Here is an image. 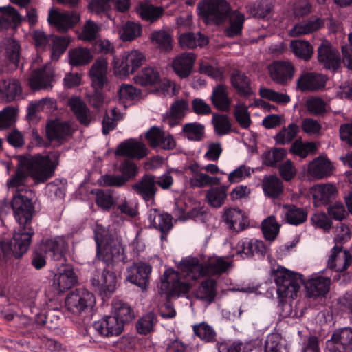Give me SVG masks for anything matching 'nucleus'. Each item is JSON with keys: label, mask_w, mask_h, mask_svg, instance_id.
I'll list each match as a JSON object with an SVG mask.
<instances>
[{"label": "nucleus", "mask_w": 352, "mask_h": 352, "mask_svg": "<svg viewBox=\"0 0 352 352\" xmlns=\"http://www.w3.org/2000/svg\"><path fill=\"white\" fill-rule=\"evenodd\" d=\"M322 274V272L314 273L305 281L300 274L278 265L274 270L278 298H294L302 283L309 296H324L329 291L331 279L323 276Z\"/></svg>", "instance_id": "nucleus-3"}, {"label": "nucleus", "mask_w": 352, "mask_h": 352, "mask_svg": "<svg viewBox=\"0 0 352 352\" xmlns=\"http://www.w3.org/2000/svg\"><path fill=\"white\" fill-rule=\"evenodd\" d=\"M230 266V261H226L224 257H210L204 264L200 263L197 258H185L178 265L181 272L172 268L164 272L160 285V291L168 296L179 297L187 293L192 287L190 280H196L204 276L221 274Z\"/></svg>", "instance_id": "nucleus-1"}, {"label": "nucleus", "mask_w": 352, "mask_h": 352, "mask_svg": "<svg viewBox=\"0 0 352 352\" xmlns=\"http://www.w3.org/2000/svg\"><path fill=\"white\" fill-rule=\"evenodd\" d=\"M93 59L91 51L86 47H76L68 52L69 63L72 66H81L89 63Z\"/></svg>", "instance_id": "nucleus-39"}, {"label": "nucleus", "mask_w": 352, "mask_h": 352, "mask_svg": "<svg viewBox=\"0 0 352 352\" xmlns=\"http://www.w3.org/2000/svg\"><path fill=\"white\" fill-rule=\"evenodd\" d=\"M21 92V87L16 79H8L0 82V98L7 102L14 100Z\"/></svg>", "instance_id": "nucleus-36"}, {"label": "nucleus", "mask_w": 352, "mask_h": 352, "mask_svg": "<svg viewBox=\"0 0 352 352\" xmlns=\"http://www.w3.org/2000/svg\"><path fill=\"white\" fill-rule=\"evenodd\" d=\"M115 154L129 158L142 159L147 155V148L142 142L135 139H129L118 146Z\"/></svg>", "instance_id": "nucleus-17"}, {"label": "nucleus", "mask_w": 352, "mask_h": 352, "mask_svg": "<svg viewBox=\"0 0 352 352\" xmlns=\"http://www.w3.org/2000/svg\"><path fill=\"white\" fill-rule=\"evenodd\" d=\"M187 170L192 175L189 181L192 187L203 188L209 185L219 184L220 183V178L210 177L204 173L201 166L196 163L189 165Z\"/></svg>", "instance_id": "nucleus-24"}, {"label": "nucleus", "mask_w": 352, "mask_h": 352, "mask_svg": "<svg viewBox=\"0 0 352 352\" xmlns=\"http://www.w3.org/2000/svg\"><path fill=\"white\" fill-rule=\"evenodd\" d=\"M231 85L241 96L249 97L253 94L250 78L243 72L236 71L231 76Z\"/></svg>", "instance_id": "nucleus-35"}, {"label": "nucleus", "mask_w": 352, "mask_h": 352, "mask_svg": "<svg viewBox=\"0 0 352 352\" xmlns=\"http://www.w3.org/2000/svg\"><path fill=\"white\" fill-rule=\"evenodd\" d=\"M120 268L105 266L100 274H95L91 278V283L100 295L107 297L111 296L118 287V278L120 276Z\"/></svg>", "instance_id": "nucleus-9"}, {"label": "nucleus", "mask_w": 352, "mask_h": 352, "mask_svg": "<svg viewBox=\"0 0 352 352\" xmlns=\"http://www.w3.org/2000/svg\"><path fill=\"white\" fill-rule=\"evenodd\" d=\"M212 123L214 132L219 135H226L230 131L231 124L228 117L226 115H213Z\"/></svg>", "instance_id": "nucleus-63"}, {"label": "nucleus", "mask_w": 352, "mask_h": 352, "mask_svg": "<svg viewBox=\"0 0 352 352\" xmlns=\"http://www.w3.org/2000/svg\"><path fill=\"white\" fill-rule=\"evenodd\" d=\"M160 77V73L156 69L145 67L134 78V80L140 85H155L159 82Z\"/></svg>", "instance_id": "nucleus-50"}, {"label": "nucleus", "mask_w": 352, "mask_h": 352, "mask_svg": "<svg viewBox=\"0 0 352 352\" xmlns=\"http://www.w3.org/2000/svg\"><path fill=\"white\" fill-rule=\"evenodd\" d=\"M66 248V243L63 237L56 236L43 241L40 245V250L52 259L60 260L63 251Z\"/></svg>", "instance_id": "nucleus-30"}, {"label": "nucleus", "mask_w": 352, "mask_h": 352, "mask_svg": "<svg viewBox=\"0 0 352 352\" xmlns=\"http://www.w3.org/2000/svg\"><path fill=\"white\" fill-rule=\"evenodd\" d=\"M151 273V267L149 265L137 263L127 268L126 279L144 290L148 287Z\"/></svg>", "instance_id": "nucleus-11"}, {"label": "nucleus", "mask_w": 352, "mask_h": 352, "mask_svg": "<svg viewBox=\"0 0 352 352\" xmlns=\"http://www.w3.org/2000/svg\"><path fill=\"white\" fill-rule=\"evenodd\" d=\"M17 110L14 107H6L0 111V130L11 127L16 120Z\"/></svg>", "instance_id": "nucleus-60"}, {"label": "nucleus", "mask_w": 352, "mask_h": 352, "mask_svg": "<svg viewBox=\"0 0 352 352\" xmlns=\"http://www.w3.org/2000/svg\"><path fill=\"white\" fill-rule=\"evenodd\" d=\"M254 169L246 165H241L230 172L228 175V181L230 184L239 183L251 176Z\"/></svg>", "instance_id": "nucleus-62"}, {"label": "nucleus", "mask_w": 352, "mask_h": 352, "mask_svg": "<svg viewBox=\"0 0 352 352\" xmlns=\"http://www.w3.org/2000/svg\"><path fill=\"white\" fill-rule=\"evenodd\" d=\"M262 188L265 195L275 198L283 191L282 182L276 176L266 175L263 177Z\"/></svg>", "instance_id": "nucleus-41"}, {"label": "nucleus", "mask_w": 352, "mask_h": 352, "mask_svg": "<svg viewBox=\"0 0 352 352\" xmlns=\"http://www.w3.org/2000/svg\"><path fill=\"white\" fill-rule=\"evenodd\" d=\"M146 138L151 146L164 150H170L175 147L176 142L173 137L165 133L160 128L153 126L146 133Z\"/></svg>", "instance_id": "nucleus-16"}, {"label": "nucleus", "mask_w": 352, "mask_h": 352, "mask_svg": "<svg viewBox=\"0 0 352 352\" xmlns=\"http://www.w3.org/2000/svg\"><path fill=\"white\" fill-rule=\"evenodd\" d=\"M208 38L200 32L184 33L179 37V43L182 48H195L203 47L208 44Z\"/></svg>", "instance_id": "nucleus-40"}, {"label": "nucleus", "mask_w": 352, "mask_h": 352, "mask_svg": "<svg viewBox=\"0 0 352 352\" xmlns=\"http://www.w3.org/2000/svg\"><path fill=\"white\" fill-rule=\"evenodd\" d=\"M199 14L207 22L223 23L230 12V6L225 0H203L197 7Z\"/></svg>", "instance_id": "nucleus-8"}, {"label": "nucleus", "mask_w": 352, "mask_h": 352, "mask_svg": "<svg viewBox=\"0 0 352 352\" xmlns=\"http://www.w3.org/2000/svg\"><path fill=\"white\" fill-rule=\"evenodd\" d=\"M96 303L94 295L85 289H76L69 293L65 298V307L76 316L88 313Z\"/></svg>", "instance_id": "nucleus-7"}, {"label": "nucleus", "mask_w": 352, "mask_h": 352, "mask_svg": "<svg viewBox=\"0 0 352 352\" xmlns=\"http://www.w3.org/2000/svg\"><path fill=\"white\" fill-rule=\"evenodd\" d=\"M351 261L352 256L349 252L342 250V246L335 245L329 256L327 267L341 272L346 270Z\"/></svg>", "instance_id": "nucleus-18"}, {"label": "nucleus", "mask_w": 352, "mask_h": 352, "mask_svg": "<svg viewBox=\"0 0 352 352\" xmlns=\"http://www.w3.org/2000/svg\"><path fill=\"white\" fill-rule=\"evenodd\" d=\"M194 294L197 298L208 303L211 302L216 296V282L212 279L203 281Z\"/></svg>", "instance_id": "nucleus-45"}, {"label": "nucleus", "mask_w": 352, "mask_h": 352, "mask_svg": "<svg viewBox=\"0 0 352 352\" xmlns=\"http://www.w3.org/2000/svg\"><path fill=\"white\" fill-rule=\"evenodd\" d=\"M333 168L331 162L327 158L319 157L309 164L307 173L314 179H321L330 176Z\"/></svg>", "instance_id": "nucleus-28"}, {"label": "nucleus", "mask_w": 352, "mask_h": 352, "mask_svg": "<svg viewBox=\"0 0 352 352\" xmlns=\"http://www.w3.org/2000/svg\"><path fill=\"white\" fill-rule=\"evenodd\" d=\"M124 324L112 314L107 316L94 324V329L99 334L106 337L116 336L122 333Z\"/></svg>", "instance_id": "nucleus-19"}, {"label": "nucleus", "mask_w": 352, "mask_h": 352, "mask_svg": "<svg viewBox=\"0 0 352 352\" xmlns=\"http://www.w3.org/2000/svg\"><path fill=\"white\" fill-rule=\"evenodd\" d=\"M318 58L326 68L333 70H336L340 63L338 52L326 41L318 49Z\"/></svg>", "instance_id": "nucleus-20"}, {"label": "nucleus", "mask_w": 352, "mask_h": 352, "mask_svg": "<svg viewBox=\"0 0 352 352\" xmlns=\"http://www.w3.org/2000/svg\"><path fill=\"white\" fill-rule=\"evenodd\" d=\"M265 246L263 242L256 239L244 238L240 240L236 246V254L231 256L249 257L255 253L263 254Z\"/></svg>", "instance_id": "nucleus-22"}, {"label": "nucleus", "mask_w": 352, "mask_h": 352, "mask_svg": "<svg viewBox=\"0 0 352 352\" xmlns=\"http://www.w3.org/2000/svg\"><path fill=\"white\" fill-rule=\"evenodd\" d=\"M68 104L82 124L88 125L90 123L91 118L89 109L80 98H72L69 100Z\"/></svg>", "instance_id": "nucleus-37"}, {"label": "nucleus", "mask_w": 352, "mask_h": 352, "mask_svg": "<svg viewBox=\"0 0 352 352\" xmlns=\"http://www.w3.org/2000/svg\"><path fill=\"white\" fill-rule=\"evenodd\" d=\"M77 282L74 270L69 266L58 269L54 274L52 287L57 293L65 292L72 287Z\"/></svg>", "instance_id": "nucleus-15"}, {"label": "nucleus", "mask_w": 352, "mask_h": 352, "mask_svg": "<svg viewBox=\"0 0 352 352\" xmlns=\"http://www.w3.org/2000/svg\"><path fill=\"white\" fill-rule=\"evenodd\" d=\"M265 352H286L282 338L278 333L269 334L265 340Z\"/></svg>", "instance_id": "nucleus-61"}, {"label": "nucleus", "mask_w": 352, "mask_h": 352, "mask_svg": "<svg viewBox=\"0 0 352 352\" xmlns=\"http://www.w3.org/2000/svg\"><path fill=\"white\" fill-rule=\"evenodd\" d=\"M151 40L162 50L169 51L172 49L170 35L164 30L154 32L151 35Z\"/></svg>", "instance_id": "nucleus-59"}, {"label": "nucleus", "mask_w": 352, "mask_h": 352, "mask_svg": "<svg viewBox=\"0 0 352 352\" xmlns=\"http://www.w3.org/2000/svg\"><path fill=\"white\" fill-rule=\"evenodd\" d=\"M331 352H350L352 351V328L344 327L336 330L327 342Z\"/></svg>", "instance_id": "nucleus-10"}, {"label": "nucleus", "mask_w": 352, "mask_h": 352, "mask_svg": "<svg viewBox=\"0 0 352 352\" xmlns=\"http://www.w3.org/2000/svg\"><path fill=\"white\" fill-rule=\"evenodd\" d=\"M280 230V225L277 223L274 216L272 215L264 219L262 222V230L266 239L273 241L277 236Z\"/></svg>", "instance_id": "nucleus-55"}, {"label": "nucleus", "mask_w": 352, "mask_h": 352, "mask_svg": "<svg viewBox=\"0 0 352 352\" xmlns=\"http://www.w3.org/2000/svg\"><path fill=\"white\" fill-rule=\"evenodd\" d=\"M46 133L50 140L60 142L71 135L72 129L67 123L55 120L47 124Z\"/></svg>", "instance_id": "nucleus-33"}, {"label": "nucleus", "mask_w": 352, "mask_h": 352, "mask_svg": "<svg viewBox=\"0 0 352 352\" xmlns=\"http://www.w3.org/2000/svg\"><path fill=\"white\" fill-rule=\"evenodd\" d=\"M234 118L243 129H248L252 123L250 113L248 111V106L243 102L239 101L234 106Z\"/></svg>", "instance_id": "nucleus-52"}, {"label": "nucleus", "mask_w": 352, "mask_h": 352, "mask_svg": "<svg viewBox=\"0 0 352 352\" xmlns=\"http://www.w3.org/2000/svg\"><path fill=\"white\" fill-rule=\"evenodd\" d=\"M189 109L187 100L181 99L172 104L170 111L163 118L164 124L173 127L179 124Z\"/></svg>", "instance_id": "nucleus-27"}, {"label": "nucleus", "mask_w": 352, "mask_h": 352, "mask_svg": "<svg viewBox=\"0 0 352 352\" xmlns=\"http://www.w3.org/2000/svg\"><path fill=\"white\" fill-rule=\"evenodd\" d=\"M195 60L194 53H182L173 60L172 68L180 78H186L191 74Z\"/></svg>", "instance_id": "nucleus-23"}, {"label": "nucleus", "mask_w": 352, "mask_h": 352, "mask_svg": "<svg viewBox=\"0 0 352 352\" xmlns=\"http://www.w3.org/2000/svg\"><path fill=\"white\" fill-rule=\"evenodd\" d=\"M282 217L285 221L291 225L298 226L307 220V214L300 208L294 206H284Z\"/></svg>", "instance_id": "nucleus-38"}, {"label": "nucleus", "mask_w": 352, "mask_h": 352, "mask_svg": "<svg viewBox=\"0 0 352 352\" xmlns=\"http://www.w3.org/2000/svg\"><path fill=\"white\" fill-rule=\"evenodd\" d=\"M157 323V318L153 313H148L140 318L137 323L136 328L140 334L146 335L153 331Z\"/></svg>", "instance_id": "nucleus-57"}, {"label": "nucleus", "mask_w": 352, "mask_h": 352, "mask_svg": "<svg viewBox=\"0 0 352 352\" xmlns=\"http://www.w3.org/2000/svg\"><path fill=\"white\" fill-rule=\"evenodd\" d=\"M142 33V26L135 22L126 23L119 31L120 36L124 41H131L140 36Z\"/></svg>", "instance_id": "nucleus-54"}, {"label": "nucleus", "mask_w": 352, "mask_h": 352, "mask_svg": "<svg viewBox=\"0 0 352 352\" xmlns=\"http://www.w3.org/2000/svg\"><path fill=\"white\" fill-rule=\"evenodd\" d=\"M227 197V188L225 186L212 187L206 191V202L213 208H220Z\"/></svg>", "instance_id": "nucleus-48"}, {"label": "nucleus", "mask_w": 352, "mask_h": 352, "mask_svg": "<svg viewBox=\"0 0 352 352\" xmlns=\"http://www.w3.org/2000/svg\"><path fill=\"white\" fill-rule=\"evenodd\" d=\"M325 83L324 76L314 72H306L298 79L297 87L302 91H315L324 87Z\"/></svg>", "instance_id": "nucleus-29"}, {"label": "nucleus", "mask_w": 352, "mask_h": 352, "mask_svg": "<svg viewBox=\"0 0 352 352\" xmlns=\"http://www.w3.org/2000/svg\"><path fill=\"white\" fill-rule=\"evenodd\" d=\"M137 12L142 19L153 21L162 15L164 10L161 7L154 6L148 1H143L138 4Z\"/></svg>", "instance_id": "nucleus-42"}, {"label": "nucleus", "mask_w": 352, "mask_h": 352, "mask_svg": "<svg viewBox=\"0 0 352 352\" xmlns=\"http://www.w3.org/2000/svg\"><path fill=\"white\" fill-rule=\"evenodd\" d=\"M111 314L122 322L124 325L134 318L131 307L127 303L118 300H114L112 303Z\"/></svg>", "instance_id": "nucleus-44"}, {"label": "nucleus", "mask_w": 352, "mask_h": 352, "mask_svg": "<svg viewBox=\"0 0 352 352\" xmlns=\"http://www.w3.org/2000/svg\"><path fill=\"white\" fill-rule=\"evenodd\" d=\"M22 22V16L11 6L0 8V26L16 27Z\"/></svg>", "instance_id": "nucleus-47"}, {"label": "nucleus", "mask_w": 352, "mask_h": 352, "mask_svg": "<svg viewBox=\"0 0 352 352\" xmlns=\"http://www.w3.org/2000/svg\"><path fill=\"white\" fill-rule=\"evenodd\" d=\"M289 47L296 56L304 60H309L314 53L313 46L305 40H294L291 41Z\"/></svg>", "instance_id": "nucleus-46"}, {"label": "nucleus", "mask_w": 352, "mask_h": 352, "mask_svg": "<svg viewBox=\"0 0 352 352\" xmlns=\"http://www.w3.org/2000/svg\"><path fill=\"white\" fill-rule=\"evenodd\" d=\"M48 22L50 25H54L59 32H66L79 20V15L74 12H58L56 10H52L49 13Z\"/></svg>", "instance_id": "nucleus-13"}, {"label": "nucleus", "mask_w": 352, "mask_h": 352, "mask_svg": "<svg viewBox=\"0 0 352 352\" xmlns=\"http://www.w3.org/2000/svg\"><path fill=\"white\" fill-rule=\"evenodd\" d=\"M210 100L212 104L217 109L228 111L230 109L232 101L229 97L228 86L223 84H219L213 87Z\"/></svg>", "instance_id": "nucleus-32"}, {"label": "nucleus", "mask_w": 352, "mask_h": 352, "mask_svg": "<svg viewBox=\"0 0 352 352\" xmlns=\"http://www.w3.org/2000/svg\"><path fill=\"white\" fill-rule=\"evenodd\" d=\"M132 188L147 204H153L157 189L154 176H144L139 182L133 184Z\"/></svg>", "instance_id": "nucleus-25"}, {"label": "nucleus", "mask_w": 352, "mask_h": 352, "mask_svg": "<svg viewBox=\"0 0 352 352\" xmlns=\"http://www.w3.org/2000/svg\"><path fill=\"white\" fill-rule=\"evenodd\" d=\"M317 149L316 144L314 142H302L300 140H296L292 144L290 151L302 158H305L310 154H314Z\"/></svg>", "instance_id": "nucleus-58"}, {"label": "nucleus", "mask_w": 352, "mask_h": 352, "mask_svg": "<svg viewBox=\"0 0 352 352\" xmlns=\"http://www.w3.org/2000/svg\"><path fill=\"white\" fill-rule=\"evenodd\" d=\"M54 71L51 66L34 69L28 78V84L32 89H48L52 87Z\"/></svg>", "instance_id": "nucleus-12"}, {"label": "nucleus", "mask_w": 352, "mask_h": 352, "mask_svg": "<svg viewBox=\"0 0 352 352\" xmlns=\"http://www.w3.org/2000/svg\"><path fill=\"white\" fill-rule=\"evenodd\" d=\"M229 25L225 30L228 37H234L240 35L242 31L245 16L238 10L230 12L229 14Z\"/></svg>", "instance_id": "nucleus-43"}, {"label": "nucleus", "mask_w": 352, "mask_h": 352, "mask_svg": "<svg viewBox=\"0 0 352 352\" xmlns=\"http://www.w3.org/2000/svg\"><path fill=\"white\" fill-rule=\"evenodd\" d=\"M184 136L192 141H200L204 136V126L200 123L192 122L183 126Z\"/></svg>", "instance_id": "nucleus-53"}, {"label": "nucleus", "mask_w": 352, "mask_h": 352, "mask_svg": "<svg viewBox=\"0 0 352 352\" xmlns=\"http://www.w3.org/2000/svg\"><path fill=\"white\" fill-rule=\"evenodd\" d=\"M324 25V21L320 18H311L296 23L289 31L292 36H300L311 34L318 30Z\"/></svg>", "instance_id": "nucleus-34"}, {"label": "nucleus", "mask_w": 352, "mask_h": 352, "mask_svg": "<svg viewBox=\"0 0 352 352\" xmlns=\"http://www.w3.org/2000/svg\"><path fill=\"white\" fill-rule=\"evenodd\" d=\"M223 219L230 230L236 232L244 230L249 226V221L245 213L236 208L226 209Z\"/></svg>", "instance_id": "nucleus-21"}, {"label": "nucleus", "mask_w": 352, "mask_h": 352, "mask_svg": "<svg viewBox=\"0 0 352 352\" xmlns=\"http://www.w3.org/2000/svg\"><path fill=\"white\" fill-rule=\"evenodd\" d=\"M108 61L104 57L98 58L89 70L92 84L96 88H101L107 82Z\"/></svg>", "instance_id": "nucleus-31"}, {"label": "nucleus", "mask_w": 352, "mask_h": 352, "mask_svg": "<svg viewBox=\"0 0 352 352\" xmlns=\"http://www.w3.org/2000/svg\"><path fill=\"white\" fill-rule=\"evenodd\" d=\"M70 39L67 36H51L50 46L51 47V59L57 61L60 56L65 52Z\"/></svg>", "instance_id": "nucleus-49"}, {"label": "nucleus", "mask_w": 352, "mask_h": 352, "mask_svg": "<svg viewBox=\"0 0 352 352\" xmlns=\"http://www.w3.org/2000/svg\"><path fill=\"white\" fill-rule=\"evenodd\" d=\"M58 164L56 153L36 155L32 159L30 174L36 183H43L53 176Z\"/></svg>", "instance_id": "nucleus-6"}, {"label": "nucleus", "mask_w": 352, "mask_h": 352, "mask_svg": "<svg viewBox=\"0 0 352 352\" xmlns=\"http://www.w3.org/2000/svg\"><path fill=\"white\" fill-rule=\"evenodd\" d=\"M298 132V126L292 123L283 129L275 137V140L280 144H286L293 140Z\"/></svg>", "instance_id": "nucleus-64"}, {"label": "nucleus", "mask_w": 352, "mask_h": 352, "mask_svg": "<svg viewBox=\"0 0 352 352\" xmlns=\"http://www.w3.org/2000/svg\"><path fill=\"white\" fill-rule=\"evenodd\" d=\"M28 192L27 190L21 188L17 190L13 196L12 208L19 228L14 232L11 241H0V250L6 258L22 256L28 251L34 234V230L30 226L34 210L27 195Z\"/></svg>", "instance_id": "nucleus-2"}, {"label": "nucleus", "mask_w": 352, "mask_h": 352, "mask_svg": "<svg viewBox=\"0 0 352 352\" xmlns=\"http://www.w3.org/2000/svg\"><path fill=\"white\" fill-rule=\"evenodd\" d=\"M56 108V100L50 98H44L38 101L32 102L28 106L30 113L34 114L38 111L52 112Z\"/></svg>", "instance_id": "nucleus-56"}, {"label": "nucleus", "mask_w": 352, "mask_h": 352, "mask_svg": "<svg viewBox=\"0 0 352 352\" xmlns=\"http://www.w3.org/2000/svg\"><path fill=\"white\" fill-rule=\"evenodd\" d=\"M145 60L144 54L140 50L126 51L120 56L113 57L112 60L113 73L119 78H126L140 67Z\"/></svg>", "instance_id": "nucleus-5"}, {"label": "nucleus", "mask_w": 352, "mask_h": 352, "mask_svg": "<svg viewBox=\"0 0 352 352\" xmlns=\"http://www.w3.org/2000/svg\"><path fill=\"white\" fill-rule=\"evenodd\" d=\"M268 69L272 79L280 85H285L291 81L295 71L290 62L283 60L274 61Z\"/></svg>", "instance_id": "nucleus-14"}, {"label": "nucleus", "mask_w": 352, "mask_h": 352, "mask_svg": "<svg viewBox=\"0 0 352 352\" xmlns=\"http://www.w3.org/2000/svg\"><path fill=\"white\" fill-rule=\"evenodd\" d=\"M94 230L97 258L108 267L120 268L119 263L124 259V248L120 242L100 225L97 224Z\"/></svg>", "instance_id": "nucleus-4"}, {"label": "nucleus", "mask_w": 352, "mask_h": 352, "mask_svg": "<svg viewBox=\"0 0 352 352\" xmlns=\"http://www.w3.org/2000/svg\"><path fill=\"white\" fill-rule=\"evenodd\" d=\"M310 193L314 200L315 206H320L327 204L335 199L337 189L331 184H318L311 188Z\"/></svg>", "instance_id": "nucleus-26"}, {"label": "nucleus", "mask_w": 352, "mask_h": 352, "mask_svg": "<svg viewBox=\"0 0 352 352\" xmlns=\"http://www.w3.org/2000/svg\"><path fill=\"white\" fill-rule=\"evenodd\" d=\"M307 111L313 116H322L330 108L329 104L320 97H311L306 102Z\"/></svg>", "instance_id": "nucleus-51"}]
</instances>
